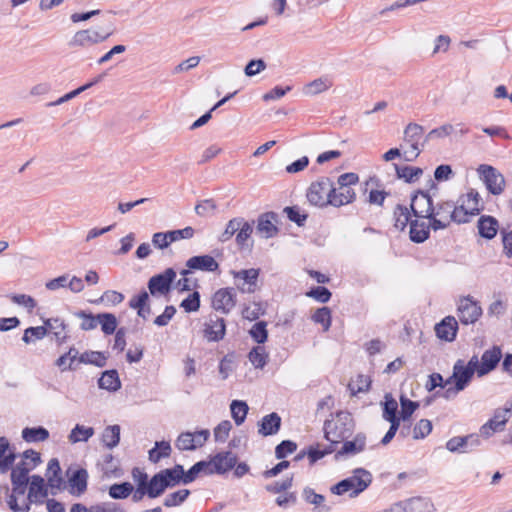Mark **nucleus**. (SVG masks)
<instances>
[{
  "mask_svg": "<svg viewBox=\"0 0 512 512\" xmlns=\"http://www.w3.org/2000/svg\"><path fill=\"white\" fill-rule=\"evenodd\" d=\"M423 127L416 123H410L404 130V143L401 148H391L383 154L382 160H394L404 157V160L416 159L420 152V140L423 136Z\"/></svg>",
  "mask_w": 512,
  "mask_h": 512,
  "instance_id": "nucleus-1",
  "label": "nucleus"
},
{
  "mask_svg": "<svg viewBox=\"0 0 512 512\" xmlns=\"http://www.w3.org/2000/svg\"><path fill=\"white\" fill-rule=\"evenodd\" d=\"M355 429V422L352 415L347 411H339L331 414L323 425L324 438L328 442L342 443L349 439Z\"/></svg>",
  "mask_w": 512,
  "mask_h": 512,
  "instance_id": "nucleus-2",
  "label": "nucleus"
},
{
  "mask_svg": "<svg viewBox=\"0 0 512 512\" xmlns=\"http://www.w3.org/2000/svg\"><path fill=\"white\" fill-rule=\"evenodd\" d=\"M429 220L434 231L447 228L451 222H467L465 213L461 214V210L453 201L449 200H440L436 204L433 203V211H431Z\"/></svg>",
  "mask_w": 512,
  "mask_h": 512,
  "instance_id": "nucleus-3",
  "label": "nucleus"
},
{
  "mask_svg": "<svg viewBox=\"0 0 512 512\" xmlns=\"http://www.w3.org/2000/svg\"><path fill=\"white\" fill-rule=\"evenodd\" d=\"M372 474L364 468H356L353 474L330 488L332 494L345 495L349 498H355L365 491L372 483Z\"/></svg>",
  "mask_w": 512,
  "mask_h": 512,
  "instance_id": "nucleus-4",
  "label": "nucleus"
},
{
  "mask_svg": "<svg viewBox=\"0 0 512 512\" xmlns=\"http://www.w3.org/2000/svg\"><path fill=\"white\" fill-rule=\"evenodd\" d=\"M12 493L8 497L9 508L13 512H29L31 501L28 500L26 495L27 485L29 481L23 480V473L19 475H11Z\"/></svg>",
  "mask_w": 512,
  "mask_h": 512,
  "instance_id": "nucleus-5",
  "label": "nucleus"
},
{
  "mask_svg": "<svg viewBox=\"0 0 512 512\" xmlns=\"http://www.w3.org/2000/svg\"><path fill=\"white\" fill-rule=\"evenodd\" d=\"M331 192H334L333 182L323 177L310 185L306 196L310 204L324 207L330 205Z\"/></svg>",
  "mask_w": 512,
  "mask_h": 512,
  "instance_id": "nucleus-6",
  "label": "nucleus"
},
{
  "mask_svg": "<svg viewBox=\"0 0 512 512\" xmlns=\"http://www.w3.org/2000/svg\"><path fill=\"white\" fill-rule=\"evenodd\" d=\"M473 373L470 368L465 367V362L462 359H458L453 366L452 375L446 380L445 385L454 383V389H447L444 397L448 399L450 397V393L457 394L460 391H463L471 382Z\"/></svg>",
  "mask_w": 512,
  "mask_h": 512,
  "instance_id": "nucleus-7",
  "label": "nucleus"
},
{
  "mask_svg": "<svg viewBox=\"0 0 512 512\" xmlns=\"http://www.w3.org/2000/svg\"><path fill=\"white\" fill-rule=\"evenodd\" d=\"M113 34L112 24L106 25L99 29L81 30L75 33L71 45L73 46H91L105 41Z\"/></svg>",
  "mask_w": 512,
  "mask_h": 512,
  "instance_id": "nucleus-8",
  "label": "nucleus"
},
{
  "mask_svg": "<svg viewBox=\"0 0 512 512\" xmlns=\"http://www.w3.org/2000/svg\"><path fill=\"white\" fill-rule=\"evenodd\" d=\"M175 279L176 271L173 268H167L164 272L152 276L147 283L149 293L153 297L169 294Z\"/></svg>",
  "mask_w": 512,
  "mask_h": 512,
  "instance_id": "nucleus-9",
  "label": "nucleus"
},
{
  "mask_svg": "<svg viewBox=\"0 0 512 512\" xmlns=\"http://www.w3.org/2000/svg\"><path fill=\"white\" fill-rule=\"evenodd\" d=\"M480 178L487 190L493 195H500L505 189L504 176L493 166L482 164L478 168Z\"/></svg>",
  "mask_w": 512,
  "mask_h": 512,
  "instance_id": "nucleus-10",
  "label": "nucleus"
},
{
  "mask_svg": "<svg viewBox=\"0 0 512 512\" xmlns=\"http://www.w3.org/2000/svg\"><path fill=\"white\" fill-rule=\"evenodd\" d=\"M481 445L478 434L472 433L466 436H455L446 442V449L452 453H470Z\"/></svg>",
  "mask_w": 512,
  "mask_h": 512,
  "instance_id": "nucleus-11",
  "label": "nucleus"
},
{
  "mask_svg": "<svg viewBox=\"0 0 512 512\" xmlns=\"http://www.w3.org/2000/svg\"><path fill=\"white\" fill-rule=\"evenodd\" d=\"M259 272V269L254 268L232 271L237 288L242 293H254L257 288Z\"/></svg>",
  "mask_w": 512,
  "mask_h": 512,
  "instance_id": "nucleus-12",
  "label": "nucleus"
},
{
  "mask_svg": "<svg viewBox=\"0 0 512 512\" xmlns=\"http://www.w3.org/2000/svg\"><path fill=\"white\" fill-rule=\"evenodd\" d=\"M457 310L459 320L465 325L475 323L482 314V308L469 296L459 301Z\"/></svg>",
  "mask_w": 512,
  "mask_h": 512,
  "instance_id": "nucleus-13",
  "label": "nucleus"
},
{
  "mask_svg": "<svg viewBox=\"0 0 512 512\" xmlns=\"http://www.w3.org/2000/svg\"><path fill=\"white\" fill-rule=\"evenodd\" d=\"M366 440V435L362 432L357 433L352 440H344L341 448L334 455L335 460L355 456L363 452L366 448Z\"/></svg>",
  "mask_w": 512,
  "mask_h": 512,
  "instance_id": "nucleus-14",
  "label": "nucleus"
},
{
  "mask_svg": "<svg viewBox=\"0 0 512 512\" xmlns=\"http://www.w3.org/2000/svg\"><path fill=\"white\" fill-rule=\"evenodd\" d=\"M236 294L233 288H222L215 292L212 298V306L216 311L228 314L236 304Z\"/></svg>",
  "mask_w": 512,
  "mask_h": 512,
  "instance_id": "nucleus-15",
  "label": "nucleus"
},
{
  "mask_svg": "<svg viewBox=\"0 0 512 512\" xmlns=\"http://www.w3.org/2000/svg\"><path fill=\"white\" fill-rule=\"evenodd\" d=\"M410 206L415 217L429 219L433 200L427 192L419 191L412 197Z\"/></svg>",
  "mask_w": 512,
  "mask_h": 512,
  "instance_id": "nucleus-16",
  "label": "nucleus"
},
{
  "mask_svg": "<svg viewBox=\"0 0 512 512\" xmlns=\"http://www.w3.org/2000/svg\"><path fill=\"white\" fill-rule=\"evenodd\" d=\"M502 351L499 346H493L483 352L481 356L480 366L478 369V377H483L495 370L501 361Z\"/></svg>",
  "mask_w": 512,
  "mask_h": 512,
  "instance_id": "nucleus-17",
  "label": "nucleus"
},
{
  "mask_svg": "<svg viewBox=\"0 0 512 512\" xmlns=\"http://www.w3.org/2000/svg\"><path fill=\"white\" fill-rule=\"evenodd\" d=\"M40 454L32 449H28L23 453V459L12 469L11 475H19L23 473V480L29 481L28 473L40 463Z\"/></svg>",
  "mask_w": 512,
  "mask_h": 512,
  "instance_id": "nucleus-18",
  "label": "nucleus"
},
{
  "mask_svg": "<svg viewBox=\"0 0 512 512\" xmlns=\"http://www.w3.org/2000/svg\"><path fill=\"white\" fill-rule=\"evenodd\" d=\"M277 214L274 212H266L261 214L257 219L256 231L261 237L268 239L274 237L278 233Z\"/></svg>",
  "mask_w": 512,
  "mask_h": 512,
  "instance_id": "nucleus-19",
  "label": "nucleus"
},
{
  "mask_svg": "<svg viewBox=\"0 0 512 512\" xmlns=\"http://www.w3.org/2000/svg\"><path fill=\"white\" fill-rule=\"evenodd\" d=\"M461 204L458 209L461 210V214L465 213V217L467 221L468 217L471 215H476L481 210V197L479 193L473 189H471L467 194L463 195L460 198Z\"/></svg>",
  "mask_w": 512,
  "mask_h": 512,
  "instance_id": "nucleus-20",
  "label": "nucleus"
},
{
  "mask_svg": "<svg viewBox=\"0 0 512 512\" xmlns=\"http://www.w3.org/2000/svg\"><path fill=\"white\" fill-rule=\"evenodd\" d=\"M226 332L225 320L217 315H210L204 333L208 341L218 342L223 339Z\"/></svg>",
  "mask_w": 512,
  "mask_h": 512,
  "instance_id": "nucleus-21",
  "label": "nucleus"
},
{
  "mask_svg": "<svg viewBox=\"0 0 512 512\" xmlns=\"http://www.w3.org/2000/svg\"><path fill=\"white\" fill-rule=\"evenodd\" d=\"M67 471L68 483L72 494L81 495L87 489L88 472L84 468H79L71 472Z\"/></svg>",
  "mask_w": 512,
  "mask_h": 512,
  "instance_id": "nucleus-22",
  "label": "nucleus"
},
{
  "mask_svg": "<svg viewBox=\"0 0 512 512\" xmlns=\"http://www.w3.org/2000/svg\"><path fill=\"white\" fill-rule=\"evenodd\" d=\"M458 329V323L452 316L445 317L440 323L436 324L435 332L438 338L451 342L455 339Z\"/></svg>",
  "mask_w": 512,
  "mask_h": 512,
  "instance_id": "nucleus-23",
  "label": "nucleus"
},
{
  "mask_svg": "<svg viewBox=\"0 0 512 512\" xmlns=\"http://www.w3.org/2000/svg\"><path fill=\"white\" fill-rule=\"evenodd\" d=\"M479 235L485 239H493L498 230L499 223L496 218L490 215H482L477 222Z\"/></svg>",
  "mask_w": 512,
  "mask_h": 512,
  "instance_id": "nucleus-24",
  "label": "nucleus"
},
{
  "mask_svg": "<svg viewBox=\"0 0 512 512\" xmlns=\"http://www.w3.org/2000/svg\"><path fill=\"white\" fill-rule=\"evenodd\" d=\"M189 269L214 272L218 270L219 264L210 255L193 256L186 262Z\"/></svg>",
  "mask_w": 512,
  "mask_h": 512,
  "instance_id": "nucleus-25",
  "label": "nucleus"
},
{
  "mask_svg": "<svg viewBox=\"0 0 512 512\" xmlns=\"http://www.w3.org/2000/svg\"><path fill=\"white\" fill-rule=\"evenodd\" d=\"M46 497L47 489L45 488L44 479L39 475H33L29 486L28 500L31 503L42 504Z\"/></svg>",
  "mask_w": 512,
  "mask_h": 512,
  "instance_id": "nucleus-26",
  "label": "nucleus"
},
{
  "mask_svg": "<svg viewBox=\"0 0 512 512\" xmlns=\"http://www.w3.org/2000/svg\"><path fill=\"white\" fill-rule=\"evenodd\" d=\"M280 427L281 417L276 412H272L261 419L258 433L265 437L275 435L280 430Z\"/></svg>",
  "mask_w": 512,
  "mask_h": 512,
  "instance_id": "nucleus-27",
  "label": "nucleus"
},
{
  "mask_svg": "<svg viewBox=\"0 0 512 512\" xmlns=\"http://www.w3.org/2000/svg\"><path fill=\"white\" fill-rule=\"evenodd\" d=\"M149 293L142 290L138 295L133 296L129 301V307L137 310L139 317L146 319L151 314V306L148 303Z\"/></svg>",
  "mask_w": 512,
  "mask_h": 512,
  "instance_id": "nucleus-28",
  "label": "nucleus"
},
{
  "mask_svg": "<svg viewBox=\"0 0 512 512\" xmlns=\"http://www.w3.org/2000/svg\"><path fill=\"white\" fill-rule=\"evenodd\" d=\"M393 167L398 179H402L406 183L416 182L423 174V170L421 168L408 166L402 163L393 162Z\"/></svg>",
  "mask_w": 512,
  "mask_h": 512,
  "instance_id": "nucleus-29",
  "label": "nucleus"
},
{
  "mask_svg": "<svg viewBox=\"0 0 512 512\" xmlns=\"http://www.w3.org/2000/svg\"><path fill=\"white\" fill-rule=\"evenodd\" d=\"M333 86V81L328 76L319 77L307 83L302 91L306 96H315L323 93Z\"/></svg>",
  "mask_w": 512,
  "mask_h": 512,
  "instance_id": "nucleus-30",
  "label": "nucleus"
},
{
  "mask_svg": "<svg viewBox=\"0 0 512 512\" xmlns=\"http://www.w3.org/2000/svg\"><path fill=\"white\" fill-rule=\"evenodd\" d=\"M44 327L47 328V332L50 331L55 337L57 344L61 345L66 342L68 335L66 331V324L60 318H50L44 322Z\"/></svg>",
  "mask_w": 512,
  "mask_h": 512,
  "instance_id": "nucleus-31",
  "label": "nucleus"
},
{
  "mask_svg": "<svg viewBox=\"0 0 512 512\" xmlns=\"http://www.w3.org/2000/svg\"><path fill=\"white\" fill-rule=\"evenodd\" d=\"M330 205L340 207L351 203L355 199V192L352 188L334 187L330 195Z\"/></svg>",
  "mask_w": 512,
  "mask_h": 512,
  "instance_id": "nucleus-32",
  "label": "nucleus"
},
{
  "mask_svg": "<svg viewBox=\"0 0 512 512\" xmlns=\"http://www.w3.org/2000/svg\"><path fill=\"white\" fill-rule=\"evenodd\" d=\"M14 452L9 450V442L7 438L0 437V473L8 472L14 461H15Z\"/></svg>",
  "mask_w": 512,
  "mask_h": 512,
  "instance_id": "nucleus-33",
  "label": "nucleus"
},
{
  "mask_svg": "<svg viewBox=\"0 0 512 512\" xmlns=\"http://www.w3.org/2000/svg\"><path fill=\"white\" fill-rule=\"evenodd\" d=\"M431 225L423 221L413 220L410 222V239L415 243H422L428 239Z\"/></svg>",
  "mask_w": 512,
  "mask_h": 512,
  "instance_id": "nucleus-34",
  "label": "nucleus"
},
{
  "mask_svg": "<svg viewBox=\"0 0 512 512\" xmlns=\"http://www.w3.org/2000/svg\"><path fill=\"white\" fill-rule=\"evenodd\" d=\"M162 478L167 482L168 488L183 484V466L176 464L172 468H166L159 471Z\"/></svg>",
  "mask_w": 512,
  "mask_h": 512,
  "instance_id": "nucleus-35",
  "label": "nucleus"
},
{
  "mask_svg": "<svg viewBox=\"0 0 512 512\" xmlns=\"http://www.w3.org/2000/svg\"><path fill=\"white\" fill-rule=\"evenodd\" d=\"M407 512H433L434 504L428 498L413 497L405 501Z\"/></svg>",
  "mask_w": 512,
  "mask_h": 512,
  "instance_id": "nucleus-36",
  "label": "nucleus"
},
{
  "mask_svg": "<svg viewBox=\"0 0 512 512\" xmlns=\"http://www.w3.org/2000/svg\"><path fill=\"white\" fill-rule=\"evenodd\" d=\"M101 389L108 391H117L121 387V382L116 370H107L102 373L98 380Z\"/></svg>",
  "mask_w": 512,
  "mask_h": 512,
  "instance_id": "nucleus-37",
  "label": "nucleus"
},
{
  "mask_svg": "<svg viewBox=\"0 0 512 512\" xmlns=\"http://www.w3.org/2000/svg\"><path fill=\"white\" fill-rule=\"evenodd\" d=\"M146 488L148 490V497L155 499L165 492V490L168 488V484L162 478V475H160L158 472L151 477Z\"/></svg>",
  "mask_w": 512,
  "mask_h": 512,
  "instance_id": "nucleus-38",
  "label": "nucleus"
},
{
  "mask_svg": "<svg viewBox=\"0 0 512 512\" xmlns=\"http://www.w3.org/2000/svg\"><path fill=\"white\" fill-rule=\"evenodd\" d=\"M22 438L29 443L43 442L49 438V431L42 427H26L22 430Z\"/></svg>",
  "mask_w": 512,
  "mask_h": 512,
  "instance_id": "nucleus-39",
  "label": "nucleus"
},
{
  "mask_svg": "<svg viewBox=\"0 0 512 512\" xmlns=\"http://www.w3.org/2000/svg\"><path fill=\"white\" fill-rule=\"evenodd\" d=\"M455 132L454 125L450 123H445L437 128L432 129L424 138L423 142L420 141V148L421 150L424 147V143L429 142L430 140L434 139H443L450 135H452Z\"/></svg>",
  "mask_w": 512,
  "mask_h": 512,
  "instance_id": "nucleus-40",
  "label": "nucleus"
},
{
  "mask_svg": "<svg viewBox=\"0 0 512 512\" xmlns=\"http://www.w3.org/2000/svg\"><path fill=\"white\" fill-rule=\"evenodd\" d=\"M94 433L95 431L92 427H85L83 425L76 424L68 435V440L72 444L86 442L94 435Z\"/></svg>",
  "mask_w": 512,
  "mask_h": 512,
  "instance_id": "nucleus-41",
  "label": "nucleus"
},
{
  "mask_svg": "<svg viewBox=\"0 0 512 512\" xmlns=\"http://www.w3.org/2000/svg\"><path fill=\"white\" fill-rule=\"evenodd\" d=\"M214 465H220L223 470V474L235 467L237 463L236 454L231 451L219 452L213 456Z\"/></svg>",
  "mask_w": 512,
  "mask_h": 512,
  "instance_id": "nucleus-42",
  "label": "nucleus"
},
{
  "mask_svg": "<svg viewBox=\"0 0 512 512\" xmlns=\"http://www.w3.org/2000/svg\"><path fill=\"white\" fill-rule=\"evenodd\" d=\"M120 431L121 428L119 425L107 426L102 433V442L104 446L109 449L116 447L120 441Z\"/></svg>",
  "mask_w": 512,
  "mask_h": 512,
  "instance_id": "nucleus-43",
  "label": "nucleus"
},
{
  "mask_svg": "<svg viewBox=\"0 0 512 512\" xmlns=\"http://www.w3.org/2000/svg\"><path fill=\"white\" fill-rule=\"evenodd\" d=\"M106 356L99 351H85L80 354L78 364H92L97 367H104L106 365Z\"/></svg>",
  "mask_w": 512,
  "mask_h": 512,
  "instance_id": "nucleus-44",
  "label": "nucleus"
},
{
  "mask_svg": "<svg viewBox=\"0 0 512 512\" xmlns=\"http://www.w3.org/2000/svg\"><path fill=\"white\" fill-rule=\"evenodd\" d=\"M240 226L241 227H239L236 233V243L240 248L248 247V241L251 239V235L253 233V225L242 218Z\"/></svg>",
  "mask_w": 512,
  "mask_h": 512,
  "instance_id": "nucleus-45",
  "label": "nucleus"
},
{
  "mask_svg": "<svg viewBox=\"0 0 512 512\" xmlns=\"http://www.w3.org/2000/svg\"><path fill=\"white\" fill-rule=\"evenodd\" d=\"M98 325H101V330L105 335H112L117 330L118 321L112 313H99Z\"/></svg>",
  "mask_w": 512,
  "mask_h": 512,
  "instance_id": "nucleus-46",
  "label": "nucleus"
},
{
  "mask_svg": "<svg viewBox=\"0 0 512 512\" xmlns=\"http://www.w3.org/2000/svg\"><path fill=\"white\" fill-rule=\"evenodd\" d=\"M230 410L236 425H241L246 419L249 407L244 401L233 400L230 404Z\"/></svg>",
  "mask_w": 512,
  "mask_h": 512,
  "instance_id": "nucleus-47",
  "label": "nucleus"
},
{
  "mask_svg": "<svg viewBox=\"0 0 512 512\" xmlns=\"http://www.w3.org/2000/svg\"><path fill=\"white\" fill-rule=\"evenodd\" d=\"M249 361L255 368L262 369L268 360V354L265 351V347L256 346L248 354Z\"/></svg>",
  "mask_w": 512,
  "mask_h": 512,
  "instance_id": "nucleus-48",
  "label": "nucleus"
},
{
  "mask_svg": "<svg viewBox=\"0 0 512 512\" xmlns=\"http://www.w3.org/2000/svg\"><path fill=\"white\" fill-rule=\"evenodd\" d=\"M133 490V485L129 482L116 483L110 486L109 495L113 499H125L133 492Z\"/></svg>",
  "mask_w": 512,
  "mask_h": 512,
  "instance_id": "nucleus-49",
  "label": "nucleus"
},
{
  "mask_svg": "<svg viewBox=\"0 0 512 512\" xmlns=\"http://www.w3.org/2000/svg\"><path fill=\"white\" fill-rule=\"evenodd\" d=\"M190 495V490L181 489L176 492L168 494L163 502V505L167 508L176 507L181 505Z\"/></svg>",
  "mask_w": 512,
  "mask_h": 512,
  "instance_id": "nucleus-50",
  "label": "nucleus"
},
{
  "mask_svg": "<svg viewBox=\"0 0 512 512\" xmlns=\"http://www.w3.org/2000/svg\"><path fill=\"white\" fill-rule=\"evenodd\" d=\"M267 323L265 321L256 322L249 331L252 339L258 344H263L267 341L268 331H267Z\"/></svg>",
  "mask_w": 512,
  "mask_h": 512,
  "instance_id": "nucleus-51",
  "label": "nucleus"
},
{
  "mask_svg": "<svg viewBox=\"0 0 512 512\" xmlns=\"http://www.w3.org/2000/svg\"><path fill=\"white\" fill-rule=\"evenodd\" d=\"M312 320L321 324L324 331H328L331 326V310L328 307L318 308L312 315Z\"/></svg>",
  "mask_w": 512,
  "mask_h": 512,
  "instance_id": "nucleus-52",
  "label": "nucleus"
},
{
  "mask_svg": "<svg viewBox=\"0 0 512 512\" xmlns=\"http://www.w3.org/2000/svg\"><path fill=\"white\" fill-rule=\"evenodd\" d=\"M394 226L399 230H404L410 221L408 208L403 205H397L394 209Z\"/></svg>",
  "mask_w": 512,
  "mask_h": 512,
  "instance_id": "nucleus-53",
  "label": "nucleus"
},
{
  "mask_svg": "<svg viewBox=\"0 0 512 512\" xmlns=\"http://www.w3.org/2000/svg\"><path fill=\"white\" fill-rule=\"evenodd\" d=\"M242 223V217H236L231 219L227 225L225 230L219 235L218 240L222 243L229 241L238 231Z\"/></svg>",
  "mask_w": 512,
  "mask_h": 512,
  "instance_id": "nucleus-54",
  "label": "nucleus"
},
{
  "mask_svg": "<svg viewBox=\"0 0 512 512\" xmlns=\"http://www.w3.org/2000/svg\"><path fill=\"white\" fill-rule=\"evenodd\" d=\"M175 446L181 451L195 450L197 447L195 444V438L193 437V433H181L175 442Z\"/></svg>",
  "mask_w": 512,
  "mask_h": 512,
  "instance_id": "nucleus-55",
  "label": "nucleus"
},
{
  "mask_svg": "<svg viewBox=\"0 0 512 512\" xmlns=\"http://www.w3.org/2000/svg\"><path fill=\"white\" fill-rule=\"evenodd\" d=\"M400 404H401V411H400V417L403 421L408 420L411 415L415 412V410L419 407V403L412 401L405 397L404 395H401L400 397Z\"/></svg>",
  "mask_w": 512,
  "mask_h": 512,
  "instance_id": "nucleus-56",
  "label": "nucleus"
},
{
  "mask_svg": "<svg viewBox=\"0 0 512 512\" xmlns=\"http://www.w3.org/2000/svg\"><path fill=\"white\" fill-rule=\"evenodd\" d=\"M75 316L82 319L80 328L84 331L93 330L98 326V314L96 316L85 311H78Z\"/></svg>",
  "mask_w": 512,
  "mask_h": 512,
  "instance_id": "nucleus-57",
  "label": "nucleus"
},
{
  "mask_svg": "<svg viewBox=\"0 0 512 512\" xmlns=\"http://www.w3.org/2000/svg\"><path fill=\"white\" fill-rule=\"evenodd\" d=\"M180 307L183 308L186 312H196L200 308V294L197 291H194L188 297L182 300Z\"/></svg>",
  "mask_w": 512,
  "mask_h": 512,
  "instance_id": "nucleus-58",
  "label": "nucleus"
},
{
  "mask_svg": "<svg viewBox=\"0 0 512 512\" xmlns=\"http://www.w3.org/2000/svg\"><path fill=\"white\" fill-rule=\"evenodd\" d=\"M297 449V444L291 440H283L275 448L277 459H284L288 454H292Z\"/></svg>",
  "mask_w": 512,
  "mask_h": 512,
  "instance_id": "nucleus-59",
  "label": "nucleus"
},
{
  "mask_svg": "<svg viewBox=\"0 0 512 512\" xmlns=\"http://www.w3.org/2000/svg\"><path fill=\"white\" fill-rule=\"evenodd\" d=\"M432 431V423L428 419H421L413 429L414 439H423Z\"/></svg>",
  "mask_w": 512,
  "mask_h": 512,
  "instance_id": "nucleus-60",
  "label": "nucleus"
},
{
  "mask_svg": "<svg viewBox=\"0 0 512 512\" xmlns=\"http://www.w3.org/2000/svg\"><path fill=\"white\" fill-rule=\"evenodd\" d=\"M306 295L311 297L318 302L327 303L331 298V292L324 286H317L310 289Z\"/></svg>",
  "mask_w": 512,
  "mask_h": 512,
  "instance_id": "nucleus-61",
  "label": "nucleus"
},
{
  "mask_svg": "<svg viewBox=\"0 0 512 512\" xmlns=\"http://www.w3.org/2000/svg\"><path fill=\"white\" fill-rule=\"evenodd\" d=\"M232 429V424L229 420L220 422L214 429V438L216 442H225Z\"/></svg>",
  "mask_w": 512,
  "mask_h": 512,
  "instance_id": "nucleus-62",
  "label": "nucleus"
},
{
  "mask_svg": "<svg viewBox=\"0 0 512 512\" xmlns=\"http://www.w3.org/2000/svg\"><path fill=\"white\" fill-rule=\"evenodd\" d=\"M264 313L265 310L261 303H253L243 309L242 316L247 320L253 321L258 319Z\"/></svg>",
  "mask_w": 512,
  "mask_h": 512,
  "instance_id": "nucleus-63",
  "label": "nucleus"
},
{
  "mask_svg": "<svg viewBox=\"0 0 512 512\" xmlns=\"http://www.w3.org/2000/svg\"><path fill=\"white\" fill-rule=\"evenodd\" d=\"M92 512H126V510L116 502H102L92 505Z\"/></svg>",
  "mask_w": 512,
  "mask_h": 512,
  "instance_id": "nucleus-64",
  "label": "nucleus"
}]
</instances>
